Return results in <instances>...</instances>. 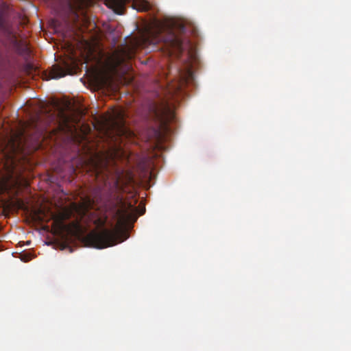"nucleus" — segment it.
Returning <instances> with one entry per match:
<instances>
[{"label":"nucleus","instance_id":"obj_11","mask_svg":"<svg viewBox=\"0 0 351 351\" xmlns=\"http://www.w3.org/2000/svg\"><path fill=\"white\" fill-rule=\"evenodd\" d=\"M69 213H66L65 215V217H59V218H57V217H51L49 219H61V220H63V219H69L70 217H71V213H72V211H69L68 212Z\"/></svg>","mask_w":351,"mask_h":351},{"label":"nucleus","instance_id":"obj_9","mask_svg":"<svg viewBox=\"0 0 351 351\" xmlns=\"http://www.w3.org/2000/svg\"><path fill=\"white\" fill-rule=\"evenodd\" d=\"M170 43H171V45L172 47H175L179 51H182L183 50L182 41L178 36H177L173 33L171 34Z\"/></svg>","mask_w":351,"mask_h":351},{"label":"nucleus","instance_id":"obj_8","mask_svg":"<svg viewBox=\"0 0 351 351\" xmlns=\"http://www.w3.org/2000/svg\"><path fill=\"white\" fill-rule=\"evenodd\" d=\"M69 69H64L60 66L55 65L52 67L51 71L50 72L51 77L53 79H58L62 77H64L67 74H70Z\"/></svg>","mask_w":351,"mask_h":351},{"label":"nucleus","instance_id":"obj_14","mask_svg":"<svg viewBox=\"0 0 351 351\" xmlns=\"http://www.w3.org/2000/svg\"><path fill=\"white\" fill-rule=\"evenodd\" d=\"M25 219H29V218H26ZM31 219H38V220H40V219H43L40 218V217H38V218L32 217Z\"/></svg>","mask_w":351,"mask_h":351},{"label":"nucleus","instance_id":"obj_6","mask_svg":"<svg viewBox=\"0 0 351 351\" xmlns=\"http://www.w3.org/2000/svg\"><path fill=\"white\" fill-rule=\"evenodd\" d=\"M134 56V49L127 45L121 46L115 49L108 58L111 69L117 71L127 60L131 59Z\"/></svg>","mask_w":351,"mask_h":351},{"label":"nucleus","instance_id":"obj_16","mask_svg":"<svg viewBox=\"0 0 351 351\" xmlns=\"http://www.w3.org/2000/svg\"><path fill=\"white\" fill-rule=\"evenodd\" d=\"M27 221V222H29V223H30L31 222H34L35 221L29 220V221Z\"/></svg>","mask_w":351,"mask_h":351},{"label":"nucleus","instance_id":"obj_5","mask_svg":"<svg viewBox=\"0 0 351 351\" xmlns=\"http://www.w3.org/2000/svg\"><path fill=\"white\" fill-rule=\"evenodd\" d=\"M131 0H106V5L116 14H122L125 5ZM132 8L138 12H147L150 9L149 3L146 0H132Z\"/></svg>","mask_w":351,"mask_h":351},{"label":"nucleus","instance_id":"obj_4","mask_svg":"<svg viewBox=\"0 0 351 351\" xmlns=\"http://www.w3.org/2000/svg\"><path fill=\"white\" fill-rule=\"evenodd\" d=\"M165 98L162 100L160 104H156L154 108V112L156 118L162 124L173 121L175 118L174 109L176 102L181 95H176L172 97L165 90Z\"/></svg>","mask_w":351,"mask_h":351},{"label":"nucleus","instance_id":"obj_2","mask_svg":"<svg viewBox=\"0 0 351 351\" xmlns=\"http://www.w3.org/2000/svg\"><path fill=\"white\" fill-rule=\"evenodd\" d=\"M82 221H52L51 227L45 226L46 232H51L65 242L73 239L81 240L86 246L104 249L114 246L127 240L135 221H92L95 228L88 232ZM89 222L90 221H84Z\"/></svg>","mask_w":351,"mask_h":351},{"label":"nucleus","instance_id":"obj_17","mask_svg":"<svg viewBox=\"0 0 351 351\" xmlns=\"http://www.w3.org/2000/svg\"><path fill=\"white\" fill-rule=\"evenodd\" d=\"M75 219L78 220V219H80L77 217V218H75ZM80 219H82L81 218Z\"/></svg>","mask_w":351,"mask_h":351},{"label":"nucleus","instance_id":"obj_12","mask_svg":"<svg viewBox=\"0 0 351 351\" xmlns=\"http://www.w3.org/2000/svg\"><path fill=\"white\" fill-rule=\"evenodd\" d=\"M4 23V18L3 12L0 11V26H2Z\"/></svg>","mask_w":351,"mask_h":351},{"label":"nucleus","instance_id":"obj_10","mask_svg":"<svg viewBox=\"0 0 351 351\" xmlns=\"http://www.w3.org/2000/svg\"><path fill=\"white\" fill-rule=\"evenodd\" d=\"M116 126L118 128V134L119 135H125L127 136H130L132 134V132L129 131L124 125L123 123H116Z\"/></svg>","mask_w":351,"mask_h":351},{"label":"nucleus","instance_id":"obj_3","mask_svg":"<svg viewBox=\"0 0 351 351\" xmlns=\"http://www.w3.org/2000/svg\"><path fill=\"white\" fill-rule=\"evenodd\" d=\"M13 131L5 130V134L0 136V149L2 154V159L10 160L13 166L14 161L6 152L8 146L11 147L12 152L15 150L14 142L12 136ZM8 173L0 182V208L1 213L5 217H8L10 213L18 210H28L29 203L18 197L21 187L26 185V182L21 176L16 175L14 171V167H8Z\"/></svg>","mask_w":351,"mask_h":351},{"label":"nucleus","instance_id":"obj_7","mask_svg":"<svg viewBox=\"0 0 351 351\" xmlns=\"http://www.w3.org/2000/svg\"><path fill=\"white\" fill-rule=\"evenodd\" d=\"M191 74L192 73L189 70L187 71V73L185 75H182V73H180V75L181 76L178 80L176 82H171V83L168 84L166 89L168 93L172 97L176 95H182L183 87L186 84L187 80L189 77H191Z\"/></svg>","mask_w":351,"mask_h":351},{"label":"nucleus","instance_id":"obj_1","mask_svg":"<svg viewBox=\"0 0 351 351\" xmlns=\"http://www.w3.org/2000/svg\"><path fill=\"white\" fill-rule=\"evenodd\" d=\"M105 171V189H98L93 197H88L85 206L86 208L103 206L112 215V219H137L146 209L143 202L136 206L138 199L132 176L116 169L115 174L111 177L107 167Z\"/></svg>","mask_w":351,"mask_h":351},{"label":"nucleus","instance_id":"obj_15","mask_svg":"<svg viewBox=\"0 0 351 351\" xmlns=\"http://www.w3.org/2000/svg\"><path fill=\"white\" fill-rule=\"evenodd\" d=\"M73 209L74 210H77V205H75V204H73Z\"/></svg>","mask_w":351,"mask_h":351},{"label":"nucleus","instance_id":"obj_13","mask_svg":"<svg viewBox=\"0 0 351 351\" xmlns=\"http://www.w3.org/2000/svg\"><path fill=\"white\" fill-rule=\"evenodd\" d=\"M96 219H98V220H100V219H108V216H106L104 219L101 218V217H98Z\"/></svg>","mask_w":351,"mask_h":351}]
</instances>
